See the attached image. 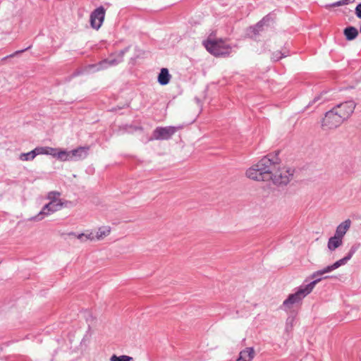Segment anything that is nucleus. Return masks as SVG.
<instances>
[{
    "label": "nucleus",
    "instance_id": "17",
    "mask_svg": "<svg viewBox=\"0 0 361 361\" xmlns=\"http://www.w3.org/2000/svg\"><path fill=\"white\" fill-rule=\"evenodd\" d=\"M121 61V56H118L117 59H109L101 62L99 65L94 66L93 68L96 70L104 69L108 68L109 66L116 65Z\"/></svg>",
    "mask_w": 361,
    "mask_h": 361
},
{
    "label": "nucleus",
    "instance_id": "25",
    "mask_svg": "<svg viewBox=\"0 0 361 361\" xmlns=\"http://www.w3.org/2000/svg\"><path fill=\"white\" fill-rule=\"evenodd\" d=\"M293 320H294L293 318L288 319V322L290 321V325L293 324Z\"/></svg>",
    "mask_w": 361,
    "mask_h": 361
},
{
    "label": "nucleus",
    "instance_id": "16",
    "mask_svg": "<svg viewBox=\"0 0 361 361\" xmlns=\"http://www.w3.org/2000/svg\"><path fill=\"white\" fill-rule=\"evenodd\" d=\"M350 226H351V221L349 219H347V220L341 222L336 227L334 235L343 239L345 235L349 230Z\"/></svg>",
    "mask_w": 361,
    "mask_h": 361
},
{
    "label": "nucleus",
    "instance_id": "1",
    "mask_svg": "<svg viewBox=\"0 0 361 361\" xmlns=\"http://www.w3.org/2000/svg\"><path fill=\"white\" fill-rule=\"evenodd\" d=\"M294 172L292 167L282 164L276 158L268 155L247 168L245 176L255 182L285 186L292 180Z\"/></svg>",
    "mask_w": 361,
    "mask_h": 361
},
{
    "label": "nucleus",
    "instance_id": "19",
    "mask_svg": "<svg viewBox=\"0 0 361 361\" xmlns=\"http://www.w3.org/2000/svg\"><path fill=\"white\" fill-rule=\"evenodd\" d=\"M346 39L350 41L355 39L358 35V30L355 27H348L343 31Z\"/></svg>",
    "mask_w": 361,
    "mask_h": 361
},
{
    "label": "nucleus",
    "instance_id": "21",
    "mask_svg": "<svg viewBox=\"0 0 361 361\" xmlns=\"http://www.w3.org/2000/svg\"><path fill=\"white\" fill-rule=\"evenodd\" d=\"M110 361H134L133 358L130 356L122 355L118 356L116 355H113L111 356Z\"/></svg>",
    "mask_w": 361,
    "mask_h": 361
},
{
    "label": "nucleus",
    "instance_id": "15",
    "mask_svg": "<svg viewBox=\"0 0 361 361\" xmlns=\"http://www.w3.org/2000/svg\"><path fill=\"white\" fill-rule=\"evenodd\" d=\"M343 239L340 237L334 235L330 237L327 241V249L330 252H334L336 249L339 248L343 245Z\"/></svg>",
    "mask_w": 361,
    "mask_h": 361
},
{
    "label": "nucleus",
    "instance_id": "11",
    "mask_svg": "<svg viewBox=\"0 0 361 361\" xmlns=\"http://www.w3.org/2000/svg\"><path fill=\"white\" fill-rule=\"evenodd\" d=\"M176 132L174 127L157 128L153 134V137L157 140L169 139Z\"/></svg>",
    "mask_w": 361,
    "mask_h": 361
},
{
    "label": "nucleus",
    "instance_id": "10",
    "mask_svg": "<svg viewBox=\"0 0 361 361\" xmlns=\"http://www.w3.org/2000/svg\"><path fill=\"white\" fill-rule=\"evenodd\" d=\"M36 156L37 155H50L52 157L60 161L61 148H54L49 146L37 147L35 149Z\"/></svg>",
    "mask_w": 361,
    "mask_h": 361
},
{
    "label": "nucleus",
    "instance_id": "6",
    "mask_svg": "<svg viewBox=\"0 0 361 361\" xmlns=\"http://www.w3.org/2000/svg\"><path fill=\"white\" fill-rule=\"evenodd\" d=\"M89 148L87 147H79L73 150L68 151L61 148L60 161H71L83 159L88 154Z\"/></svg>",
    "mask_w": 361,
    "mask_h": 361
},
{
    "label": "nucleus",
    "instance_id": "7",
    "mask_svg": "<svg viewBox=\"0 0 361 361\" xmlns=\"http://www.w3.org/2000/svg\"><path fill=\"white\" fill-rule=\"evenodd\" d=\"M344 121L338 116L337 111L331 109L327 111L322 121V128L324 130H330L339 127Z\"/></svg>",
    "mask_w": 361,
    "mask_h": 361
},
{
    "label": "nucleus",
    "instance_id": "3",
    "mask_svg": "<svg viewBox=\"0 0 361 361\" xmlns=\"http://www.w3.org/2000/svg\"><path fill=\"white\" fill-rule=\"evenodd\" d=\"M319 281L320 279L313 281L305 286L300 287L295 293L289 294L287 298L283 302V308L286 310H289L292 309L295 305L300 303L303 298L313 290L315 285Z\"/></svg>",
    "mask_w": 361,
    "mask_h": 361
},
{
    "label": "nucleus",
    "instance_id": "8",
    "mask_svg": "<svg viewBox=\"0 0 361 361\" xmlns=\"http://www.w3.org/2000/svg\"><path fill=\"white\" fill-rule=\"evenodd\" d=\"M356 104L353 100L342 102L333 108L338 116L343 120L348 119L354 112Z\"/></svg>",
    "mask_w": 361,
    "mask_h": 361
},
{
    "label": "nucleus",
    "instance_id": "5",
    "mask_svg": "<svg viewBox=\"0 0 361 361\" xmlns=\"http://www.w3.org/2000/svg\"><path fill=\"white\" fill-rule=\"evenodd\" d=\"M354 253H355V250L353 248H351L349 250L348 253L345 257L336 261L332 264L329 265L321 270L314 272L312 274L311 277L312 279H315L314 281H316L317 279H320V281H321L322 279L319 278V276H322V275H324L325 274L330 273V272L338 269L340 267L348 263V262L353 257Z\"/></svg>",
    "mask_w": 361,
    "mask_h": 361
},
{
    "label": "nucleus",
    "instance_id": "14",
    "mask_svg": "<svg viewBox=\"0 0 361 361\" xmlns=\"http://www.w3.org/2000/svg\"><path fill=\"white\" fill-rule=\"evenodd\" d=\"M70 235H71L74 238L78 240L80 243L94 241L93 231L90 229L85 230L81 233H72Z\"/></svg>",
    "mask_w": 361,
    "mask_h": 361
},
{
    "label": "nucleus",
    "instance_id": "22",
    "mask_svg": "<svg viewBox=\"0 0 361 361\" xmlns=\"http://www.w3.org/2000/svg\"><path fill=\"white\" fill-rule=\"evenodd\" d=\"M353 1H355V0H341V1H336L334 4H328L325 7L326 8H330L332 7H338V6L348 5L349 3L353 2Z\"/></svg>",
    "mask_w": 361,
    "mask_h": 361
},
{
    "label": "nucleus",
    "instance_id": "4",
    "mask_svg": "<svg viewBox=\"0 0 361 361\" xmlns=\"http://www.w3.org/2000/svg\"><path fill=\"white\" fill-rule=\"evenodd\" d=\"M206 49L212 54L219 56L228 55L232 51V47L222 39H208L204 42Z\"/></svg>",
    "mask_w": 361,
    "mask_h": 361
},
{
    "label": "nucleus",
    "instance_id": "12",
    "mask_svg": "<svg viewBox=\"0 0 361 361\" xmlns=\"http://www.w3.org/2000/svg\"><path fill=\"white\" fill-rule=\"evenodd\" d=\"M111 233V227L109 225H102L93 231L94 241H100L108 237Z\"/></svg>",
    "mask_w": 361,
    "mask_h": 361
},
{
    "label": "nucleus",
    "instance_id": "18",
    "mask_svg": "<svg viewBox=\"0 0 361 361\" xmlns=\"http://www.w3.org/2000/svg\"><path fill=\"white\" fill-rule=\"evenodd\" d=\"M171 78V75L169 74L167 68H163L158 75V82L161 85H167Z\"/></svg>",
    "mask_w": 361,
    "mask_h": 361
},
{
    "label": "nucleus",
    "instance_id": "24",
    "mask_svg": "<svg viewBox=\"0 0 361 361\" xmlns=\"http://www.w3.org/2000/svg\"><path fill=\"white\" fill-rule=\"evenodd\" d=\"M355 14L357 18H361V4H359L355 8Z\"/></svg>",
    "mask_w": 361,
    "mask_h": 361
},
{
    "label": "nucleus",
    "instance_id": "20",
    "mask_svg": "<svg viewBox=\"0 0 361 361\" xmlns=\"http://www.w3.org/2000/svg\"><path fill=\"white\" fill-rule=\"evenodd\" d=\"M35 157L36 154L35 149L27 153H22L19 155V159L23 161H31L33 160Z\"/></svg>",
    "mask_w": 361,
    "mask_h": 361
},
{
    "label": "nucleus",
    "instance_id": "13",
    "mask_svg": "<svg viewBox=\"0 0 361 361\" xmlns=\"http://www.w3.org/2000/svg\"><path fill=\"white\" fill-rule=\"evenodd\" d=\"M255 355L256 352L253 347H246L240 351L235 361H252Z\"/></svg>",
    "mask_w": 361,
    "mask_h": 361
},
{
    "label": "nucleus",
    "instance_id": "23",
    "mask_svg": "<svg viewBox=\"0 0 361 361\" xmlns=\"http://www.w3.org/2000/svg\"><path fill=\"white\" fill-rule=\"evenodd\" d=\"M287 56V54L285 53V54H282L281 51H276L272 55V60L274 61H279V59L283 58V57H286Z\"/></svg>",
    "mask_w": 361,
    "mask_h": 361
},
{
    "label": "nucleus",
    "instance_id": "2",
    "mask_svg": "<svg viewBox=\"0 0 361 361\" xmlns=\"http://www.w3.org/2000/svg\"><path fill=\"white\" fill-rule=\"evenodd\" d=\"M48 202L44 205L40 212L32 220L39 221L50 216L51 214L61 210L67 206V202L61 197V193L57 191H51L47 195Z\"/></svg>",
    "mask_w": 361,
    "mask_h": 361
},
{
    "label": "nucleus",
    "instance_id": "9",
    "mask_svg": "<svg viewBox=\"0 0 361 361\" xmlns=\"http://www.w3.org/2000/svg\"><path fill=\"white\" fill-rule=\"evenodd\" d=\"M105 17V10L97 8L90 15V24L92 28L98 30L102 25Z\"/></svg>",
    "mask_w": 361,
    "mask_h": 361
}]
</instances>
